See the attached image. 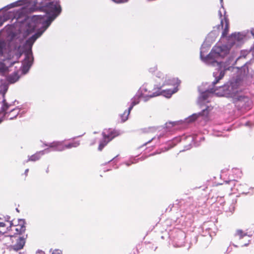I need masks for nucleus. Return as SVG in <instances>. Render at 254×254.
<instances>
[{
	"label": "nucleus",
	"mask_w": 254,
	"mask_h": 254,
	"mask_svg": "<svg viewBox=\"0 0 254 254\" xmlns=\"http://www.w3.org/2000/svg\"><path fill=\"white\" fill-rule=\"evenodd\" d=\"M153 70H152V68H150V72H154V71H155L157 69V68H156V67H154L153 68Z\"/></svg>",
	"instance_id": "c85d7f7f"
},
{
	"label": "nucleus",
	"mask_w": 254,
	"mask_h": 254,
	"mask_svg": "<svg viewBox=\"0 0 254 254\" xmlns=\"http://www.w3.org/2000/svg\"><path fill=\"white\" fill-rule=\"evenodd\" d=\"M49 0H33L31 2L34 5H40L43 7V10L46 12V17H40L36 21L26 20L25 15L26 9L25 6H23L18 10L9 11L8 10L24 4H27L30 2L29 0H18L11 3L4 7L3 9L4 12L2 14L0 15V26L5 21L12 19H16V22L20 23L21 28H24L25 36H28L33 32L35 34L27 39L26 46L28 49V53L27 54V58H31V49L35 41L43 34L47 29L51 25L52 22L61 12V7L57 1H52L46 3Z\"/></svg>",
	"instance_id": "f257e3e1"
},
{
	"label": "nucleus",
	"mask_w": 254,
	"mask_h": 254,
	"mask_svg": "<svg viewBox=\"0 0 254 254\" xmlns=\"http://www.w3.org/2000/svg\"><path fill=\"white\" fill-rule=\"evenodd\" d=\"M28 171L29 170L28 169H27L25 171V174L26 175H27V173L28 172Z\"/></svg>",
	"instance_id": "2f4dec72"
},
{
	"label": "nucleus",
	"mask_w": 254,
	"mask_h": 254,
	"mask_svg": "<svg viewBox=\"0 0 254 254\" xmlns=\"http://www.w3.org/2000/svg\"><path fill=\"white\" fill-rule=\"evenodd\" d=\"M19 78V77L17 73H14L8 77V81L10 83H13L16 82L18 80Z\"/></svg>",
	"instance_id": "a211bd4d"
},
{
	"label": "nucleus",
	"mask_w": 254,
	"mask_h": 254,
	"mask_svg": "<svg viewBox=\"0 0 254 254\" xmlns=\"http://www.w3.org/2000/svg\"><path fill=\"white\" fill-rule=\"evenodd\" d=\"M187 139L190 142H192L193 141V138L192 136H188L187 137Z\"/></svg>",
	"instance_id": "a878e982"
},
{
	"label": "nucleus",
	"mask_w": 254,
	"mask_h": 254,
	"mask_svg": "<svg viewBox=\"0 0 254 254\" xmlns=\"http://www.w3.org/2000/svg\"><path fill=\"white\" fill-rule=\"evenodd\" d=\"M118 131L111 129H105L102 132L103 140L100 142L98 149L101 151L107 143L112 140L114 137L119 135Z\"/></svg>",
	"instance_id": "6e6552de"
},
{
	"label": "nucleus",
	"mask_w": 254,
	"mask_h": 254,
	"mask_svg": "<svg viewBox=\"0 0 254 254\" xmlns=\"http://www.w3.org/2000/svg\"><path fill=\"white\" fill-rule=\"evenodd\" d=\"M5 224H6V225L5 227H4V229L6 231V232L11 230L16 232V233H14V234H18L19 233L18 228L16 227L15 226L12 225L11 222L7 221L6 223Z\"/></svg>",
	"instance_id": "dca6fc26"
},
{
	"label": "nucleus",
	"mask_w": 254,
	"mask_h": 254,
	"mask_svg": "<svg viewBox=\"0 0 254 254\" xmlns=\"http://www.w3.org/2000/svg\"><path fill=\"white\" fill-rule=\"evenodd\" d=\"M226 40L224 43H217L204 60L206 64L216 67L217 71L213 72V85L223 77L225 71L229 70L240 58L237 57V49L245 42L246 32L233 33Z\"/></svg>",
	"instance_id": "f03ea898"
},
{
	"label": "nucleus",
	"mask_w": 254,
	"mask_h": 254,
	"mask_svg": "<svg viewBox=\"0 0 254 254\" xmlns=\"http://www.w3.org/2000/svg\"><path fill=\"white\" fill-rule=\"evenodd\" d=\"M52 254H62V253L59 250H56L53 252Z\"/></svg>",
	"instance_id": "b1692460"
},
{
	"label": "nucleus",
	"mask_w": 254,
	"mask_h": 254,
	"mask_svg": "<svg viewBox=\"0 0 254 254\" xmlns=\"http://www.w3.org/2000/svg\"><path fill=\"white\" fill-rule=\"evenodd\" d=\"M139 98H142L140 97V95L137 93V94L132 99L131 105L127 110V116L125 117V118H124V116H123V120L127 121V120L128 116L129 115L130 111L132 110L133 106L138 104L139 103Z\"/></svg>",
	"instance_id": "9b49d317"
},
{
	"label": "nucleus",
	"mask_w": 254,
	"mask_h": 254,
	"mask_svg": "<svg viewBox=\"0 0 254 254\" xmlns=\"http://www.w3.org/2000/svg\"><path fill=\"white\" fill-rule=\"evenodd\" d=\"M43 155V151H38L35 154L28 157V159L26 162L28 161H36L40 159L42 156Z\"/></svg>",
	"instance_id": "2eb2a0df"
},
{
	"label": "nucleus",
	"mask_w": 254,
	"mask_h": 254,
	"mask_svg": "<svg viewBox=\"0 0 254 254\" xmlns=\"http://www.w3.org/2000/svg\"><path fill=\"white\" fill-rule=\"evenodd\" d=\"M213 81L211 85L207 87L204 89L201 87L198 88L200 95L198 98L197 104L199 106L205 105L206 103L209 102V98L214 94L217 96L238 98L239 106L242 105L244 102L249 103V100L248 98L238 95L239 92L241 91V89L239 88L240 84L239 79H236L231 80L224 85L219 86L217 88H214L216 84L213 85Z\"/></svg>",
	"instance_id": "20e7f679"
},
{
	"label": "nucleus",
	"mask_w": 254,
	"mask_h": 254,
	"mask_svg": "<svg viewBox=\"0 0 254 254\" xmlns=\"http://www.w3.org/2000/svg\"><path fill=\"white\" fill-rule=\"evenodd\" d=\"M5 233H0V241H4L5 243L7 244H9L10 242H8V240H9L11 241V242H13V240L11 239L13 237V236L10 235H4Z\"/></svg>",
	"instance_id": "f3484780"
},
{
	"label": "nucleus",
	"mask_w": 254,
	"mask_h": 254,
	"mask_svg": "<svg viewBox=\"0 0 254 254\" xmlns=\"http://www.w3.org/2000/svg\"><path fill=\"white\" fill-rule=\"evenodd\" d=\"M23 33H20L19 35L22 34L24 38L27 36H25L24 33L25 31L23 30ZM27 40L24 41V39L20 38V35L18 37L12 34L11 40L8 45L2 40H0V57H3L6 59H18L21 54L24 53L25 58L23 60L21 66V71L23 74H26L29 71L30 67L32 65L33 62V56L31 49V58H27V54H28V49L26 46Z\"/></svg>",
	"instance_id": "7ed1b4c3"
},
{
	"label": "nucleus",
	"mask_w": 254,
	"mask_h": 254,
	"mask_svg": "<svg viewBox=\"0 0 254 254\" xmlns=\"http://www.w3.org/2000/svg\"><path fill=\"white\" fill-rule=\"evenodd\" d=\"M190 144H189V145L187 147V148H186V150H188L190 148Z\"/></svg>",
	"instance_id": "7c9ffc66"
},
{
	"label": "nucleus",
	"mask_w": 254,
	"mask_h": 254,
	"mask_svg": "<svg viewBox=\"0 0 254 254\" xmlns=\"http://www.w3.org/2000/svg\"><path fill=\"white\" fill-rule=\"evenodd\" d=\"M6 225L5 223L0 222V233H6V231L4 229Z\"/></svg>",
	"instance_id": "6ab92c4d"
},
{
	"label": "nucleus",
	"mask_w": 254,
	"mask_h": 254,
	"mask_svg": "<svg viewBox=\"0 0 254 254\" xmlns=\"http://www.w3.org/2000/svg\"><path fill=\"white\" fill-rule=\"evenodd\" d=\"M127 111H126L124 113V114H122V115H121V119H122V121H123V122H125L126 121L123 120V116H124V118H125V117H126L127 116Z\"/></svg>",
	"instance_id": "5701e85b"
},
{
	"label": "nucleus",
	"mask_w": 254,
	"mask_h": 254,
	"mask_svg": "<svg viewBox=\"0 0 254 254\" xmlns=\"http://www.w3.org/2000/svg\"><path fill=\"white\" fill-rule=\"evenodd\" d=\"M220 0L221 3H222L223 0Z\"/></svg>",
	"instance_id": "72a5a7b5"
},
{
	"label": "nucleus",
	"mask_w": 254,
	"mask_h": 254,
	"mask_svg": "<svg viewBox=\"0 0 254 254\" xmlns=\"http://www.w3.org/2000/svg\"><path fill=\"white\" fill-rule=\"evenodd\" d=\"M234 246L235 247H237L236 245H234Z\"/></svg>",
	"instance_id": "f704fd0d"
},
{
	"label": "nucleus",
	"mask_w": 254,
	"mask_h": 254,
	"mask_svg": "<svg viewBox=\"0 0 254 254\" xmlns=\"http://www.w3.org/2000/svg\"><path fill=\"white\" fill-rule=\"evenodd\" d=\"M212 109V107L211 106L206 105L205 108L202 110L201 112L192 114L189 118L186 119L185 122L187 123H192L199 117H202L205 118L208 116Z\"/></svg>",
	"instance_id": "9d476101"
},
{
	"label": "nucleus",
	"mask_w": 254,
	"mask_h": 254,
	"mask_svg": "<svg viewBox=\"0 0 254 254\" xmlns=\"http://www.w3.org/2000/svg\"><path fill=\"white\" fill-rule=\"evenodd\" d=\"M251 32L252 35L254 37V28L252 29Z\"/></svg>",
	"instance_id": "cd10ccee"
},
{
	"label": "nucleus",
	"mask_w": 254,
	"mask_h": 254,
	"mask_svg": "<svg viewBox=\"0 0 254 254\" xmlns=\"http://www.w3.org/2000/svg\"><path fill=\"white\" fill-rule=\"evenodd\" d=\"M25 244V239L22 237H19L17 239L16 244L12 246V249L15 251H18L23 248Z\"/></svg>",
	"instance_id": "ddd939ff"
},
{
	"label": "nucleus",
	"mask_w": 254,
	"mask_h": 254,
	"mask_svg": "<svg viewBox=\"0 0 254 254\" xmlns=\"http://www.w3.org/2000/svg\"><path fill=\"white\" fill-rule=\"evenodd\" d=\"M2 106L0 110V113H3L4 116H6L9 120H12L18 115L19 112V109L18 108H15L12 109L9 113L6 112V111L9 107L12 105V104H8L6 102V100L4 99V93L2 94Z\"/></svg>",
	"instance_id": "0eeeda50"
},
{
	"label": "nucleus",
	"mask_w": 254,
	"mask_h": 254,
	"mask_svg": "<svg viewBox=\"0 0 254 254\" xmlns=\"http://www.w3.org/2000/svg\"><path fill=\"white\" fill-rule=\"evenodd\" d=\"M209 47H207V46L205 45L204 46V48L203 49V52L202 53V57L201 56V53H200V58L201 59V60L204 62V59H205V58L206 57V56H204V53H205V52L207 51V50H208V49L209 48Z\"/></svg>",
	"instance_id": "aec40b11"
},
{
	"label": "nucleus",
	"mask_w": 254,
	"mask_h": 254,
	"mask_svg": "<svg viewBox=\"0 0 254 254\" xmlns=\"http://www.w3.org/2000/svg\"><path fill=\"white\" fill-rule=\"evenodd\" d=\"M250 240H249V241H248V243H245V244H242V247H244V246H247L249 245V242H250Z\"/></svg>",
	"instance_id": "bb28decb"
},
{
	"label": "nucleus",
	"mask_w": 254,
	"mask_h": 254,
	"mask_svg": "<svg viewBox=\"0 0 254 254\" xmlns=\"http://www.w3.org/2000/svg\"><path fill=\"white\" fill-rule=\"evenodd\" d=\"M114 2L116 3H123L127 2L128 0H112Z\"/></svg>",
	"instance_id": "4be33fe9"
},
{
	"label": "nucleus",
	"mask_w": 254,
	"mask_h": 254,
	"mask_svg": "<svg viewBox=\"0 0 254 254\" xmlns=\"http://www.w3.org/2000/svg\"><path fill=\"white\" fill-rule=\"evenodd\" d=\"M156 77L157 79H156V81L157 84L155 85L156 88L161 89L165 85H173L174 87L172 88L163 90L161 91H157L151 92L149 90L147 85H143L139 89L138 94L140 95V97L145 102L150 98L159 95H162L167 98H170L172 94L177 92L178 90V86L180 83V81L178 78H171L160 72H158L156 73Z\"/></svg>",
	"instance_id": "39448f33"
},
{
	"label": "nucleus",
	"mask_w": 254,
	"mask_h": 254,
	"mask_svg": "<svg viewBox=\"0 0 254 254\" xmlns=\"http://www.w3.org/2000/svg\"><path fill=\"white\" fill-rule=\"evenodd\" d=\"M44 145L45 146L53 148V150L56 151H63L65 149L72 148L71 143L64 145V141H54L49 143H44Z\"/></svg>",
	"instance_id": "1a4fd4ad"
},
{
	"label": "nucleus",
	"mask_w": 254,
	"mask_h": 254,
	"mask_svg": "<svg viewBox=\"0 0 254 254\" xmlns=\"http://www.w3.org/2000/svg\"><path fill=\"white\" fill-rule=\"evenodd\" d=\"M41 151H43V155L46 154V153H49L51 151L49 149V148H46L43 150H42Z\"/></svg>",
	"instance_id": "393cba45"
},
{
	"label": "nucleus",
	"mask_w": 254,
	"mask_h": 254,
	"mask_svg": "<svg viewBox=\"0 0 254 254\" xmlns=\"http://www.w3.org/2000/svg\"><path fill=\"white\" fill-rule=\"evenodd\" d=\"M234 236L236 239L241 240L245 236H248L249 237H251L252 235H248L247 233L244 232L241 229H237L236 230Z\"/></svg>",
	"instance_id": "4468645a"
},
{
	"label": "nucleus",
	"mask_w": 254,
	"mask_h": 254,
	"mask_svg": "<svg viewBox=\"0 0 254 254\" xmlns=\"http://www.w3.org/2000/svg\"><path fill=\"white\" fill-rule=\"evenodd\" d=\"M218 15L220 20V25L218 26L217 30H213L210 32L207 36L204 42L201 47V56L202 57V53L205 45L207 47H210L212 43L215 40V39L219 34L218 29L221 27L223 29L222 33V38H224L227 34L229 31L228 19L226 16V11L221 4V7L218 11Z\"/></svg>",
	"instance_id": "423d86ee"
},
{
	"label": "nucleus",
	"mask_w": 254,
	"mask_h": 254,
	"mask_svg": "<svg viewBox=\"0 0 254 254\" xmlns=\"http://www.w3.org/2000/svg\"><path fill=\"white\" fill-rule=\"evenodd\" d=\"M154 138H152L151 140H150L149 141H148V142H147L146 143H145L144 145H146L147 144L149 143V142H150Z\"/></svg>",
	"instance_id": "c756f323"
},
{
	"label": "nucleus",
	"mask_w": 254,
	"mask_h": 254,
	"mask_svg": "<svg viewBox=\"0 0 254 254\" xmlns=\"http://www.w3.org/2000/svg\"><path fill=\"white\" fill-rule=\"evenodd\" d=\"M2 121H3L2 119H0V124L2 122Z\"/></svg>",
	"instance_id": "473e14b6"
},
{
	"label": "nucleus",
	"mask_w": 254,
	"mask_h": 254,
	"mask_svg": "<svg viewBox=\"0 0 254 254\" xmlns=\"http://www.w3.org/2000/svg\"><path fill=\"white\" fill-rule=\"evenodd\" d=\"M72 147H77L80 144V142L79 141H74L71 143Z\"/></svg>",
	"instance_id": "412c9836"
},
{
	"label": "nucleus",
	"mask_w": 254,
	"mask_h": 254,
	"mask_svg": "<svg viewBox=\"0 0 254 254\" xmlns=\"http://www.w3.org/2000/svg\"><path fill=\"white\" fill-rule=\"evenodd\" d=\"M10 60L6 59L5 58H3V60L4 61V63L0 62V71L4 72L7 71L9 66H11L16 63L14 61H9Z\"/></svg>",
	"instance_id": "f8f14e48"
}]
</instances>
